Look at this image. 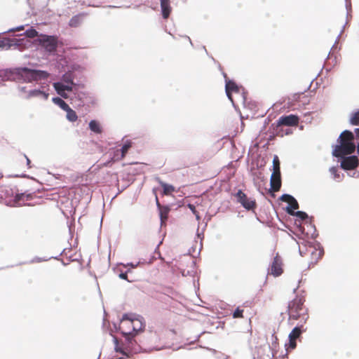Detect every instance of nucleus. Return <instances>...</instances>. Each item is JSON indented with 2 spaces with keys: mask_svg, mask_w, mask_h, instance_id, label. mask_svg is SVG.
I'll return each mask as SVG.
<instances>
[{
  "mask_svg": "<svg viewBox=\"0 0 359 359\" xmlns=\"http://www.w3.org/2000/svg\"><path fill=\"white\" fill-rule=\"evenodd\" d=\"M145 327L144 322L142 318L135 317L133 314H124L120 321L118 329L124 336L125 342L123 346H119L118 341L115 339L117 352L127 354V352L137 351L136 341L135 336L140 332H142Z\"/></svg>",
  "mask_w": 359,
  "mask_h": 359,
  "instance_id": "f257e3e1",
  "label": "nucleus"
},
{
  "mask_svg": "<svg viewBox=\"0 0 359 359\" xmlns=\"http://www.w3.org/2000/svg\"><path fill=\"white\" fill-rule=\"evenodd\" d=\"M354 134L348 130L342 132L339 138V145L333 150V155L337 157L354 153L355 145L353 142Z\"/></svg>",
  "mask_w": 359,
  "mask_h": 359,
  "instance_id": "f03ea898",
  "label": "nucleus"
},
{
  "mask_svg": "<svg viewBox=\"0 0 359 359\" xmlns=\"http://www.w3.org/2000/svg\"><path fill=\"white\" fill-rule=\"evenodd\" d=\"M304 301L303 297L297 296L289 302L287 309L289 320L306 321L309 318L307 308L304 305Z\"/></svg>",
  "mask_w": 359,
  "mask_h": 359,
  "instance_id": "7ed1b4c3",
  "label": "nucleus"
},
{
  "mask_svg": "<svg viewBox=\"0 0 359 359\" xmlns=\"http://www.w3.org/2000/svg\"><path fill=\"white\" fill-rule=\"evenodd\" d=\"M18 74L27 82L46 79L50 76V73L43 70H36L28 69V67H19Z\"/></svg>",
  "mask_w": 359,
  "mask_h": 359,
  "instance_id": "20e7f679",
  "label": "nucleus"
},
{
  "mask_svg": "<svg viewBox=\"0 0 359 359\" xmlns=\"http://www.w3.org/2000/svg\"><path fill=\"white\" fill-rule=\"evenodd\" d=\"M299 118L297 115L290 114L281 116L278 118L276 123V134L283 136V134L280 133L279 128L280 126H298Z\"/></svg>",
  "mask_w": 359,
  "mask_h": 359,
  "instance_id": "39448f33",
  "label": "nucleus"
},
{
  "mask_svg": "<svg viewBox=\"0 0 359 359\" xmlns=\"http://www.w3.org/2000/svg\"><path fill=\"white\" fill-rule=\"evenodd\" d=\"M238 202L241 203L243 207L248 210H254L256 208V202L244 194L242 190H238L236 194Z\"/></svg>",
  "mask_w": 359,
  "mask_h": 359,
  "instance_id": "423d86ee",
  "label": "nucleus"
},
{
  "mask_svg": "<svg viewBox=\"0 0 359 359\" xmlns=\"http://www.w3.org/2000/svg\"><path fill=\"white\" fill-rule=\"evenodd\" d=\"M40 43L46 51L51 53L57 50V41L55 36H43Z\"/></svg>",
  "mask_w": 359,
  "mask_h": 359,
  "instance_id": "0eeeda50",
  "label": "nucleus"
},
{
  "mask_svg": "<svg viewBox=\"0 0 359 359\" xmlns=\"http://www.w3.org/2000/svg\"><path fill=\"white\" fill-rule=\"evenodd\" d=\"M280 201L287 203L290 205L286 208L287 212L290 215H294V210L299 208V204L295 198L289 194H283L280 197Z\"/></svg>",
  "mask_w": 359,
  "mask_h": 359,
  "instance_id": "6e6552de",
  "label": "nucleus"
},
{
  "mask_svg": "<svg viewBox=\"0 0 359 359\" xmlns=\"http://www.w3.org/2000/svg\"><path fill=\"white\" fill-rule=\"evenodd\" d=\"M283 272V261L279 254L274 257L270 269V273L275 277L280 276Z\"/></svg>",
  "mask_w": 359,
  "mask_h": 359,
  "instance_id": "1a4fd4ad",
  "label": "nucleus"
},
{
  "mask_svg": "<svg viewBox=\"0 0 359 359\" xmlns=\"http://www.w3.org/2000/svg\"><path fill=\"white\" fill-rule=\"evenodd\" d=\"M359 160L356 156L344 157L341 161V168L344 170H353L358 166Z\"/></svg>",
  "mask_w": 359,
  "mask_h": 359,
  "instance_id": "9d476101",
  "label": "nucleus"
},
{
  "mask_svg": "<svg viewBox=\"0 0 359 359\" xmlns=\"http://www.w3.org/2000/svg\"><path fill=\"white\" fill-rule=\"evenodd\" d=\"M303 332L302 326H297L292 329L289 334V348L294 349L297 347V339Z\"/></svg>",
  "mask_w": 359,
  "mask_h": 359,
  "instance_id": "9b49d317",
  "label": "nucleus"
},
{
  "mask_svg": "<svg viewBox=\"0 0 359 359\" xmlns=\"http://www.w3.org/2000/svg\"><path fill=\"white\" fill-rule=\"evenodd\" d=\"M132 147V142L130 140H127L120 150L121 154H119V150H116L114 152V156L111 157V161H117L123 160L126 154L128 152V150Z\"/></svg>",
  "mask_w": 359,
  "mask_h": 359,
  "instance_id": "f8f14e48",
  "label": "nucleus"
},
{
  "mask_svg": "<svg viewBox=\"0 0 359 359\" xmlns=\"http://www.w3.org/2000/svg\"><path fill=\"white\" fill-rule=\"evenodd\" d=\"M33 195L32 194L22 193L16 194L14 198V201L18 205H26L27 202L31 201Z\"/></svg>",
  "mask_w": 359,
  "mask_h": 359,
  "instance_id": "ddd939ff",
  "label": "nucleus"
},
{
  "mask_svg": "<svg viewBox=\"0 0 359 359\" xmlns=\"http://www.w3.org/2000/svg\"><path fill=\"white\" fill-rule=\"evenodd\" d=\"M271 189L273 191H278L281 187L280 174H271L270 180Z\"/></svg>",
  "mask_w": 359,
  "mask_h": 359,
  "instance_id": "4468645a",
  "label": "nucleus"
},
{
  "mask_svg": "<svg viewBox=\"0 0 359 359\" xmlns=\"http://www.w3.org/2000/svg\"><path fill=\"white\" fill-rule=\"evenodd\" d=\"M226 93L229 100L233 101L231 97L232 93H238L239 88L238 85L233 81H227L226 83Z\"/></svg>",
  "mask_w": 359,
  "mask_h": 359,
  "instance_id": "2eb2a0df",
  "label": "nucleus"
},
{
  "mask_svg": "<svg viewBox=\"0 0 359 359\" xmlns=\"http://www.w3.org/2000/svg\"><path fill=\"white\" fill-rule=\"evenodd\" d=\"M307 250L311 253V263H316L318 259H321L323 254V252L321 250H318L312 246H310Z\"/></svg>",
  "mask_w": 359,
  "mask_h": 359,
  "instance_id": "dca6fc26",
  "label": "nucleus"
},
{
  "mask_svg": "<svg viewBox=\"0 0 359 359\" xmlns=\"http://www.w3.org/2000/svg\"><path fill=\"white\" fill-rule=\"evenodd\" d=\"M161 12L163 18L167 19L171 12L170 0H161Z\"/></svg>",
  "mask_w": 359,
  "mask_h": 359,
  "instance_id": "f3484780",
  "label": "nucleus"
},
{
  "mask_svg": "<svg viewBox=\"0 0 359 359\" xmlns=\"http://www.w3.org/2000/svg\"><path fill=\"white\" fill-rule=\"evenodd\" d=\"M170 209L168 206H162L159 209L161 225L165 224L168 221V214Z\"/></svg>",
  "mask_w": 359,
  "mask_h": 359,
  "instance_id": "a211bd4d",
  "label": "nucleus"
},
{
  "mask_svg": "<svg viewBox=\"0 0 359 359\" xmlns=\"http://www.w3.org/2000/svg\"><path fill=\"white\" fill-rule=\"evenodd\" d=\"M42 97L44 100H47L49 94L39 90H33L28 93V97Z\"/></svg>",
  "mask_w": 359,
  "mask_h": 359,
  "instance_id": "6ab92c4d",
  "label": "nucleus"
},
{
  "mask_svg": "<svg viewBox=\"0 0 359 359\" xmlns=\"http://www.w3.org/2000/svg\"><path fill=\"white\" fill-rule=\"evenodd\" d=\"M89 128L91 131L97 134H100L102 132L100 122L95 120H92L89 122Z\"/></svg>",
  "mask_w": 359,
  "mask_h": 359,
  "instance_id": "aec40b11",
  "label": "nucleus"
},
{
  "mask_svg": "<svg viewBox=\"0 0 359 359\" xmlns=\"http://www.w3.org/2000/svg\"><path fill=\"white\" fill-rule=\"evenodd\" d=\"M53 86L57 93L60 95L62 97L65 99L68 97L67 94L65 93V84H62V83H55Z\"/></svg>",
  "mask_w": 359,
  "mask_h": 359,
  "instance_id": "412c9836",
  "label": "nucleus"
},
{
  "mask_svg": "<svg viewBox=\"0 0 359 359\" xmlns=\"http://www.w3.org/2000/svg\"><path fill=\"white\" fill-rule=\"evenodd\" d=\"M160 184L161 187L163 188V195H170L175 190V187L172 185H168V184L165 182L160 181Z\"/></svg>",
  "mask_w": 359,
  "mask_h": 359,
  "instance_id": "4be33fe9",
  "label": "nucleus"
},
{
  "mask_svg": "<svg viewBox=\"0 0 359 359\" xmlns=\"http://www.w3.org/2000/svg\"><path fill=\"white\" fill-rule=\"evenodd\" d=\"M53 102L55 104H56L57 105L60 106L62 108V109L65 111L69 108V104H67L65 101L62 100V98L54 97V98H53Z\"/></svg>",
  "mask_w": 359,
  "mask_h": 359,
  "instance_id": "5701e85b",
  "label": "nucleus"
},
{
  "mask_svg": "<svg viewBox=\"0 0 359 359\" xmlns=\"http://www.w3.org/2000/svg\"><path fill=\"white\" fill-rule=\"evenodd\" d=\"M273 174H280V160L278 156H275L273 159Z\"/></svg>",
  "mask_w": 359,
  "mask_h": 359,
  "instance_id": "b1692460",
  "label": "nucleus"
},
{
  "mask_svg": "<svg viewBox=\"0 0 359 359\" xmlns=\"http://www.w3.org/2000/svg\"><path fill=\"white\" fill-rule=\"evenodd\" d=\"M67 118L70 121H75L77 120L78 116L75 111L69 107H68L67 109Z\"/></svg>",
  "mask_w": 359,
  "mask_h": 359,
  "instance_id": "393cba45",
  "label": "nucleus"
},
{
  "mask_svg": "<svg viewBox=\"0 0 359 359\" xmlns=\"http://www.w3.org/2000/svg\"><path fill=\"white\" fill-rule=\"evenodd\" d=\"M349 121L353 126H359V110L351 114Z\"/></svg>",
  "mask_w": 359,
  "mask_h": 359,
  "instance_id": "a878e982",
  "label": "nucleus"
},
{
  "mask_svg": "<svg viewBox=\"0 0 359 359\" xmlns=\"http://www.w3.org/2000/svg\"><path fill=\"white\" fill-rule=\"evenodd\" d=\"M81 23V16L75 15L71 18L69 22V25L71 27H77Z\"/></svg>",
  "mask_w": 359,
  "mask_h": 359,
  "instance_id": "bb28decb",
  "label": "nucleus"
},
{
  "mask_svg": "<svg viewBox=\"0 0 359 359\" xmlns=\"http://www.w3.org/2000/svg\"><path fill=\"white\" fill-rule=\"evenodd\" d=\"M25 35L28 38H34L38 36V32L36 29L31 28L30 29L25 31Z\"/></svg>",
  "mask_w": 359,
  "mask_h": 359,
  "instance_id": "cd10ccee",
  "label": "nucleus"
},
{
  "mask_svg": "<svg viewBox=\"0 0 359 359\" xmlns=\"http://www.w3.org/2000/svg\"><path fill=\"white\" fill-rule=\"evenodd\" d=\"M243 310L241 309L240 307H237L236 310L233 313V318H243Z\"/></svg>",
  "mask_w": 359,
  "mask_h": 359,
  "instance_id": "c85d7f7f",
  "label": "nucleus"
},
{
  "mask_svg": "<svg viewBox=\"0 0 359 359\" xmlns=\"http://www.w3.org/2000/svg\"><path fill=\"white\" fill-rule=\"evenodd\" d=\"M20 161H25L26 165H27V168H32L31 161L28 158V157L25 154L20 156Z\"/></svg>",
  "mask_w": 359,
  "mask_h": 359,
  "instance_id": "c756f323",
  "label": "nucleus"
},
{
  "mask_svg": "<svg viewBox=\"0 0 359 359\" xmlns=\"http://www.w3.org/2000/svg\"><path fill=\"white\" fill-rule=\"evenodd\" d=\"M62 79L63 81H65L67 83H69V84H71V85H73L74 84V81L72 80V79L71 78L70 75L69 74H65L63 75L62 76Z\"/></svg>",
  "mask_w": 359,
  "mask_h": 359,
  "instance_id": "7c9ffc66",
  "label": "nucleus"
},
{
  "mask_svg": "<svg viewBox=\"0 0 359 359\" xmlns=\"http://www.w3.org/2000/svg\"><path fill=\"white\" fill-rule=\"evenodd\" d=\"M11 44L8 39H0V48H4V47H9Z\"/></svg>",
  "mask_w": 359,
  "mask_h": 359,
  "instance_id": "2f4dec72",
  "label": "nucleus"
},
{
  "mask_svg": "<svg viewBox=\"0 0 359 359\" xmlns=\"http://www.w3.org/2000/svg\"><path fill=\"white\" fill-rule=\"evenodd\" d=\"M295 215H297L298 217L301 218L302 219H306L308 217L307 214H306L304 211H297L294 213Z\"/></svg>",
  "mask_w": 359,
  "mask_h": 359,
  "instance_id": "473e14b6",
  "label": "nucleus"
},
{
  "mask_svg": "<svg viewBox=\"0 0 359 359\" xmlns=\"http://www.w3.org/2000/svg\"><path fill=\"white\" fill-rule=\"evenodd\" d=\"M188 207L190 208V210L192 211V213L196 215L197 216L198 218H199L198 215V212L196 211V208L194 206V205L193 204H189L188 205Z\"/></svg>",
  "mask_w": 359,
  "mask_h": 359,
  "instance_id": "72a5a7b5",
  "label": "nucleus"
},
{
  "mask_svg": "<svg viewBox=\"0 0 359 359\" xmlns=\"http://www.w3.org/2000/svg\"><path fill=\"white\" fill-rule=\"evenodd\" d=\"M155 201L156 204V207L158 208V210L162 208L161 203L159 202L158 198L157 196H155Z\"/></svg>",
  "mask_w": 359,
  "mask_h": 359,
  "instance_id": "f704fd0d",
  "label": "nucleus"
},
{
  "mask_svg": "<svg viewBox=\"0 0 359 359\" xmlns=\"http://www.w3.org/2000/svg\"><path fill=\"white\" fill-rule=\"evenodd\" d=\"M72 85L67 83V85H65V91H72Z\"/></svg>",
  "mask_w": 359,
  "mask_h": 359,
  "instance_id": "c9c22d12",
  "label": "nucleus"
},
{
  "mask_svg": "<svg viewBox=\"0 0 359 359\" xmlns=\"http://www.w3.org/2000/svg\"><path fill=\"white\" fill-rule=\"evenodd\" d=\"M119 278H121L122 279L127 280L128 279L127 273H121L119 275Z\"/></svg>",
  "mask_w": 359,
  "mask_h": 359,
  "instance_id": "e433bc0d",
  "label": "nucleus"
},
{
  "mask_svg": "<svg viewBox=\"0 0 359 359\" xmlns=\"http://www.w3.org/2000/svg\"><path fill=\"white\" fill-rule=\"evenodd\" d=\"M355 133L358 138H359V128L355 129Z\"/></svg>",
  "mask_w": 359,
  "mask_h": 359,
  "instance_id": "4c0bfd02",
  "label": "nucleus"
},
{
  "mask_svg": "<svg viewBox=\"0 0 359 359\" xmlns=\"http://www.w3.org/2000/svg\"><path fill=\"white\" fill-rule=\"evenodd\" d=\"M22 29H24V27H22V25L15 29L16 31H20Z\"/></svg>",
  "mask_w": 359,
  "mask_h": 359,
  "instance_id": "58836bf2",
  "label": "nucleus"
},
{
  "mask_svg": "<svg viewBox=\"0 0 359 359\" xmlns=\"http://www.w3.org/2000/svg\"><path fill=\"white\" fill-rule=\"evenodd\" d=\"M357 149H358V154H359V144H358Z\"/></svg>",
  "mask_w": 359,
  "mask_h": 359,
  "instance_id": "ea45409f",
  "label": "nucleus"
}]
</instances>
